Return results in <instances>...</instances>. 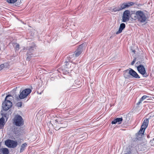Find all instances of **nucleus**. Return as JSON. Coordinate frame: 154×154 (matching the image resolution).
I'll return each mask as SVG.
<instances>
[{
    "instance_id": "nucleus-31",
    "label": "nucleus",
    "mask_w": 154,
    "mask_h": 154,
    "mask_svg": "<svg viewBox=\"0 0 154 154\" xmlns=\"http://www.w3.org/2000/svg\"><path fill=\"white\" fill-rule=\"evenodd\" d=\"M60 128H58V127H55V129L56 130H57L59 129H60Z\"/></svg>"
},
{
    "instance_id": "nucleus-15",
    "label": "nucleus",
    "mask_w": 154,
    "mask_h": 154,
    "mask_svg": "<svg viewBox=\"0 0 154 154\" xmlns=\"http://www.w3.org/2000/svg\"><path fill=\"white\" fill-rule=\"evenodd\" d=\"M122 118H117L112 121V124H115L118 122L119 124L121 123V122L122 121Z\"/></svg>"
},
{
    "instance_id": "nucleus-20",
    "label": "nucleus",
    "mask_w": 154,
    "mask_h": 154,
    "mask_svg": "<svg viewBox=\"0 0 154 154\" xmlns=\"http://www.w3.org/2000/svg\"><path fill=\"white\" fill-rule=\"evenodd\" d=\"M111 11L113 12H115L117 11H120V8L119 7H118L117 8H111L110 9Z\"/></svg>"
},
{
    "instance_id": "nucleus-9",
    "label": "nucleus",
    "mask_w": 154,
    "mask_h": 154,
    "mask_svg": "<svg viewBox=\"0 0 154 154\" xmlns=\"http://www.w3.org/2000/svg\"><path fill=\"white\" fill-rule=\"evenodd\" d=\"M5 143L6 146L10 148L15 147L17 145V142L11 140H6Z\"/></svg>"
},
{
    "instance_id": "nucleus-18",
    "label": "nucleus",
    "mask_w": 154,
    "mask_h": 154,
    "mask_svg": "<svg viewBox=\"0 0 154 154\" xmlns=\"http://www.w3.org/2000/svg\"><path fill=\"white\" fill-rule=\"evenodd\" d=\"M5 119L3 117H2L0 119V128H2L3 127L5 124Z\"/></svg>"
},
{
    "instance_id": "nucleus-22",
    "label": "nucleus",
    "mask_w": 154,
    "mask_h": 154,
    "mask_svg": "<svg viewBox=\"0 0 154 154\" xmlns=\"http://www.w3.org/2000/svg\"><path fill=\"white\" fill-rule=\"evenodd\" d=\"M17 1V0H7V2L9 3L14 4Z\"/></svg>"
},
{
    "instance_id": "nucleus-2",
    "label": "nucleus",
    "mask_w": 154,
    "mask_h": 154,
    "mask_svg": "<svg viewBox=\"0 0 154 154\" xmlns=\"http://www.w3.org/2000/svg\"><path fill=\"white\" fill-rule=\"evenodd\" d=\"M11 97L10 95H8L6 97L5 100L2 103V107L3 110L5 111L8 110L12 106V103L9 100H7L9 97Z\"/></svg>"
},
{
    "instance_id": "nucleus-19",
    "label": "nucleus",
    "mask_w": 154,
    "mask_h": 154,
    "mask_svg": "<svg viewBox=\"0 0 154 154\" xmlns=\"http://www.w3.org/2000/svg\"><path fill=\"white\" fill-rule=\"evenodd\" d=\"M27 144L26 143H24L22 144L21 146L20 152H23L25 149V147L27 146Z\"/></svg>"
},
{
    "instance_id": "nucleus-4",
    "label": "nucleus",
    "mask_w": 154,
    "mask_h": 154,
    "mask_svg": "<svg viewBox=\"0 0 154 154\" xmlns=\"http://www.w3.org/2000/svg\"><path fill=\"white\" fill-rule=\"evenodd\" d=\"M86 45V43H84L80 45L74 53L72 54V56L75 57H78L85 49Z\"/></svg>"
},
{
    "instance_id": "nucleus-5",
    "label": "nucleus",
    "mask_w": 154,
    "mask_h": 154,
    "mask_svg": "<svg viewBox=\"0 0 154 154\" xmlns=\"http://www.w3.org/2000/svg\"><path fill=\"white\" fill-rule=\"evenodd\" d=\"M148 122L149 120L147 119H146L144 120L140 129L138 133V135L142 136L144 134V131L148 125Z\"/></svg>"
},
{
    "instance_id": "nucleus-32",
    "label": "nucleus",
    "mask_w": 154,
    "mask_h": 154,
    "mask_svg": "<svg viewBox=\"0 0 154 154\" xmlns=\"http://www.w3.org/2000/svg\"><path fill=\"white\" fill-rule=\"evenodd\" d=\"M132 52H133L134 54H135V50H132Z\"/></svg>"
},
{
    "instance_id": "nucleus-30",
    "label": "nucleus",
    "mask_w": 154,
    "mask_h": 154,
    "mask_svg": "<svg viewBox=\"0 0 154 154\" xmlns=\"http://www.w3.org/2000/svg\"><path fill=\"white\" fill-rule=\"evenodd\" d=\"M9 97L8 98H7V100H9L10 101L12 99V98L13 97H12V98H9Z\"/></svg>"
},
{
    "instance_id": "nucleus-36",
    "label": "nucleus",
    "mask_w": 154,
    "mask_h": 154,
    "mask_svg": "<svg viewBox=\"0 0 154 154\" xmlns=\"http://www.w3.org/2000/svg\"><path fill=\"white\" fill-rule=\"evenodd\" d=\"M56 121L57 122V121L56 120Z\"/></svg>"
},
{
    "instance_id": "nucleus-14",
    "label": "nucleus",
    "mask_w": 154,
    "mask_h": 154,
    "mask_svg": "<svg viewBox=\"0 0 154 154\" xmlns=\"http://www.w3.org/2000/svg\"><path fill=\"white\" fill-rule=\"evenodd\" d=\"M125 27V25L124 23H121L120 25L118 31L116 33V34L118 35L121 33Z\"/></svg>"
},
{
    "instance_id": "nucleus-10",
    "label": "nucleus",
    "mask_w": 154,
    "mask_h": 154,
    "mask_svg": "<svg viewBox=\"0 0 154 154\" xmlns=\"http://www.w3.org/2000/svg\"><path fill=\"white\" fill-rule=\"evenodd\" d=\"M134 4L133 2H124L120 5L119 7L120 11L125 8H128L132 6Z\"/></svg>"
},
{
    "instance_id": "nucleus-3",
    "label": "nucleus",
    "mask_w": 154,
    "mask_h": 154,
    "mask_svg": "<svg viewBox=\"0 0 154 154\" xmlns=\"http://www.w3.org/2000/svg\"><path fill=\"white\" fill-rule=\"evenodd\" d=\"M23 120L22 117L18 115H16L13 119V124L17 126H21L23 125Z\"/></svg>"
},
{
    "instance_id": "nucleus-1",
    "label": "nucleus",
    "mask_w": 154,
    "mask_h": 154,
    "mask_svg": "<svg viewBox=\"0 0 154 154\" xmlns=\"http://www.w3.org/2000/svg\"><path fill=\"white\" fill-rule=\"evenodd\" d=\"M134 15L135 19H137V20L140 23L145 22L147 20V17L143 12L141 11H137Z\"/></svg>"
},
{
    "instance_id": "nucleus-21",
    "label": "nucleus",
    "mask_w": 154,
    "mask_h": 154,
    "mask_svg": "<svg viewBox=\"0 0 154 154\" xmlns=\"http://www.w3.org/2000/svg\"><path fill=\"white\" fill-rule=\"evenodd\" d=\"M3 154H8L9 153L8 149L7 148H4L2 149Z\"/></svg>"
},
{
    "instance_id": "nucleus-27",
    "label": "nucleus",
    "mask_w": 154,
    "mask_h": 154,
    "mask_svg": "<svg viewBox=\"0 0 154 154\" xmlns=\"http://www.w3.org/2000/svg\"><path fill=\"white\" fill-rule=\"evenodd\" d=\"M22 105L21 102H19L17 103V106L18 107H21Z\"/></svg>"
},
{
    "instance_id": "nucleus-8",
    "label": "nucleus",
    "mask_w": 154,
    "mask_h": 154,
    "mask_svg": "<svg viewBox=\"0 0 154 154\" xmlns=\"http://www.w3.org/2000/svg\"><path fill=\"white\" fill-rule=\"evenodd\" d=\"M35 49V45L31 46L28 49V51L26 54L27 57H26V60H27L29 61L30 60L32 56L33 55V52Z\"/></svg>"
},
{
    "instance_id": "nucleus-11",
    "label": "nucleus",
    "mask_w": 154,
    "mask_h": 154,
    "mask_svg": "<svg viewBox=\"0 0 154 154\" xmlns=\"http://www.w3.org/2000/svg\"><path fill=\"white\" fill-rule=\"evenodd\" d=\"M130 13V11L128 10H126L124 12L122 16V22H125L129 20Z\"/></svg>"
},
{
    "instance_id": "nucleus-7",
    "label": "nucleus",
    "mask_w": 154,
    "mask_h": 154,
    "mask_svg": "<svg viewBox=\"0 0 154 154\" xmlns=\"http://www.w3.org/2000/svg\"><path fill=\"white\" fill-rule=\"evenodd\" d=\"M137 70L140 74L142 75L143 77H146L148 75L146 72L144 66L142 65H140L137 66Z\"/></svg>"
},
{
    "instance_id": "nucleus-17",
    "label": "nucleus",
    "mask_w": 154,
    "mask_h": 154,
    "mask_svg": "<svg viewBox=\"0 0 154 154\" xmlns=\"http://www.w3.org/2000/svg\"><path fill=\"white\" fill-rule=\"evenodd\" d=\"M149 97L147 96L144 95L140 100L137 103V105H139L141 103L142 101L143 100L149 98Z\"/></svg>"
},
{
    "instance_id": "nucleus-16",
    "label": "nucleus",
    "mask_w": 154,
    "mask_h": 154,
    "mask_svg": "<svg viewBox=\"0 0 154 154\" xmlns=\"http://www.w3.org/2000/svg\"><path fill=\"white\" fill-rule=\"evenodd\" d=\"M58 127H60V128H64L67 127V124L66 122H63L58 123Z\"/></svg>"
},
{
    "instance_id": "nucleus-35",
    "label": "nucleus",
    "mask_w": 154,
    "mask_h": 154,
    "mask_svg": "<svg viewBox=\"0 0 154 154\" xmlns=\"http://www.w3.org/2000/svg\"><path fill=\"white\" fill-rule=\"evenodd\" d=\"M71 56H72L71 55H69V57H71Z\"/></svg>"
},
{
    "instance_id": "nucleus-26",
    "label": "nucleus",
    "mask_w": 154,
    "mask_h": 154,
    "mask_svg": "<svg viewBox=\"0 0 154 154\" xmlns=\"http://www.w3.org/2000/svg\"><path fill=\"white\" fill-rule=\"evenodd\" d=\"M84 136L82 137H81V138H82V139H86L87 137V136H88V135L86 133H85L83 134Z\"/></svg>"
},
{
    "instance_id": "nucleus-34",
    "label": "nucleus",
    "mask_w": 154,
    "mask_h": 154,
    "mask_svg": "<svg viewBox=\"0 0 154 154\" xmlns=\"http://www.w3.org/2000/svg\"><path fill=\"white\" fill-rule=\"evenodd\" d=\"M27 48H28V47H27L26 48V49H27ZM25 49H26V48H23V50H24Z\"/></svg>"
},
{
    "instance_id": "nucleus-24",
    "label": "nucleus",
    "mask_w": 154,
    "mask_h": 154,
    "mask_svg": "<svg viewBox=\"0 0 154 154\" xmlns=\"http://www.w3.org/2000/svg\"><path fill=\"white\" fill-rule=\"evenodd\" d=\"M6 63H5L4 64H2L0 66V71L2 69L5 67V66L7 64Z\"/></svg>"
},
{
    "instance_id": "nucleus-33",
    "label": "nucleus",
    "mask_w": 154,
    "mask_h": 154,
    "mask_svg": "<svg viewBox=\"0 0 154 154\" xmlns=\"http://www.w3.org/2000/svg\"><path fill=\"white\" fill-rule=\"evenodd\" d=\"M140 62H138L136 63L135 64L136 65H137V64L139 63H140Z\"/></svg>"
},
{
    "instance_id": "nucleus-12",
    "label": "nucleus",
    "mask_w": 154,
    "mask_h": 154,
    "mask_svg": "<svg viewBox=\"0 0 154 154\" xmlns=\"http://www.w3.org/2000/svg\"><path fill=\"white\" fill-rule=\"evenodd\" d=\"M130 74L131 77L132 76L134 78L136 79H140V77L138 75L137 73L132 69L130 68Z\"/></svg>"
},
{
    "instance_id": "nucleus-29",
    "label": "nucleus",
    "mask_w": 154,
    "mask_h": 154,
    "mask_svg": "<svg viewBox=\"0 0 154 154\" xmlns=\"http://www.w3.org/2000/svg\"><path fill=\"white\" fill-rule=\"evenodd\" d=\"M1 114L2 116V117H7V113H1Z\"/></svg>"
},
{
    "instance_id": "nucleus-28",
    "label": "nucleus",
    "mask_w": 154,
    "mask_h": 154,
    "mask_svg": "<svg viewBox=\"0 0 154 154\" xmlns=\"http://www.w3.org/2000/svg\"><path fill=\"white\" fill-rule=\"evenodd\" d=\"M136 58H134L133 61L131 62V65H133L134 64L135 62H136Z\"/></svg>"
},
{
    "instance_id": "nucleus-23",
    "label": "nucleus",
    "mask_w": 154,
    "mask_h": 154,
    "mask_svg": "<svg viewBox=\"0 0 154 154\" xmlns=\"http://www.w3.org/2000/svg\"><path fill=\"white\" fill-rule=\"evenodd\" d=\"M20 45L18 44H16V45L15 47V51H18L19 49Z\"/></svg>"
},
{
    "instance_id": "nucleus-25",
    "label": "nucleus",
    "mask_w": 154,
    "mask_h": 154,
    "mask_svg": "<svg viewBox=\"0 0 154 154\" xmlns=\"http://www.w3.org/2000/svg\"><path fill=\"white\" fill-rule=\"evenodd\" d=\"M66 65L67 66V68H69V67H70V65L71 63L70 62H66Z\"/></svg>"
},
{
    "instance_id": "nucleus-13",
    "label": "nucleus",
    "mask_w": 154,
    "mask_h": 154,
    "mask_svg": "<svg viewBox=\"0 0 154 154\" xmlns=\"http://www.w3.org/2000/svg\"><path fill=\"white\" fill-rule=\"evenodd\" d=\"M130 68L129 69H127L124 71V75L125 78L126 79H129L131 78L130 74Z\"/></svg>"
},
{
    "instance_id": "nucleus-6",
    "label": "nucleus",
    "mask_w": 154,
    "mask_h": 154,
    "mask_svg": "<svg viewBox=\"0 0 154 154\" xmlns=\"http://www.w3.org/2000/svg\"><path fill=\"white\" fill-rule=\"evenodd\" d=\"M31 92L30 88H27L24 90L22 92L20 91L19 97L20 99H23L26 98Z\"/></svg>"
}]
</instances>
